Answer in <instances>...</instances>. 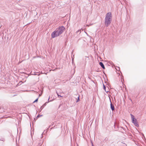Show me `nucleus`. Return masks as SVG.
Listing matches in <instances>:
<instances>
[{
    "label": "nucleus",
    "mask_w": 146,
    "mask_h": 146,
    "mask_svg": "<svg viewBox=\"0 0 146 146\" xmlns=\"http://www.w3.org/2000/svg\"><path fill=\"white\" fill-rule=\"evenodd\" d=\"M103 89L105 90V92L107 93H108L109 91H106V87L105 86V85L103 84Z\"/></svg>",
    "instance_id": "10"
},
{
    "label": "nucleus",
    "mask_w": 146,
    "mask_h": 146,
    "mask_svg": "<svg viewBox=\"0 0 146 146\" xmlns=\"http://www.w3.org/2000/svg\"><path fill=\"white\" fill-rule=\"evenodd\" d=\"M57 95L58 96L59 98L62 97V96H61L60 95H59L58 94H57Z\"/></svg>",
    "instance_id": "15"
},
{
    "label": "nucleus",
    "mask_w": 146,
    "mask_h": 146,
    "mask_svg": "<svg viewBox=\"0 0 146 146\" xmlns=\"http://www.w3.org/2000/svg\"><path fill=\"white\" fill-rule=\"evenodd\" d=\"M120 128H121L123 129H124V128L122 127H119V129Z\"/></svg>",
    "instance_id": "17"
},
{
    "label": "nucleus",
    "mask_w": 146,
    "mask_h": 146,
    "mask_svg": "<svg viewBox=\"0 0 146 146\" xmlns=\"http://www.w3.org/2000/svg\"><path fill=\"white\" fill-rule=\"evenodd\" d=\"M41 135H42V136H41V138L42 137H43V136H42V134Z\"/></svg>",
    "instance_id": "23"
},
{
    "label": "nucleus",
    "mask_w": 146,
    "mask_h": 146,
    "mask_svg": "<svg viewBox=\"0 0 146 146\" xmlns=\"http://www.w3.org/2000/svg\"><path fill=\"white\" fill-rule=\"evenodd\" d=\"M110 108H111L112 111H113L115 110V107H114V106L112 104L111 99H110Z\"/></svg>",
    "instance_id": "5"
},
{
    "label": "nucleus",
    "mask_w": 146,
    "mask_h": 146,
    "mask_svg": "<svg viewBox=\"0 0 146 146\" xmlns=\"http://www.w3.org/2000/svg\"><path fill=\"white\" fill-rule=\"evenodd\" d=\"M97 72H98V70H97Z\"/></svg>",
    "instance_id": "25"
},
{
    "label": "nucleus",
    "mask_w": 146,
    "mask_h": 146,
    "mask_svg": "<svg viewBox=\"0 0 146 146\" xmlns=\"http://www.w3.org/2000/svg\"><path fill=\"white\" fill-rule=\"evenodd\" d=\"M92 146H94V145H93Z\"/></svg>",
    "instance_id": "27"
},
{
    "label": "nucleus",
    "mask_w": 146,
    "mask_h": 146,
    "mask_svg": "<svg viewBox=\"0 0 146 146\" xmlns=\"http://www.w3.org/2000/svg\"><path fill=\"white\" fill-rule=\"evenodd\" d=\"M112 16L111 13L109 12L106 15L105 19L104 24L106 26L108 27L112 21Z\"/></svg>",
    "instance_id": "1"
},
{
    "label": "nucleus",
    "mask_w": 146,
    "mask_h": 146,
    "mask_svg": "<svg viewBox=\"0 0 146 146\" xmlns=\"http://www.w3.org/2000/svg\"><path fill=\"white\" fill-rule=\"evenodd\" d=\"M131 118L132 120V122L137 127L139 126V124L137 122V119L135 118L134 115L131 114Z\"/></svg>",
    "instance_id": "2"
},
{
    "label": "nucleus",
    "mask_w": 146,
    "mask_h": 146,
    "mask_svg": "<svg viewBox=\"0 0 146 146\" xmlns=\"http://www.w3.org/2000/svg\"><path fill=\"white\" fill-rule=\"evenodd\" d=\"M114 127L115 129H119V125L117 123H115Z\"/></svg>",
    "instance_id": "8"
},
{
    "label": "nucleus",
    "mask_w": 146,
    "mask_h": 146,
    "mask_svg": "<svg viewBox=\"0 0 146 146\" xmlns=\"http://www.w3.org/2000/svg\"><path fill=\"white\" fill-rule=\"evenodd\" d=\"M42 116V115H40L39 114H38V115H37V116H36V119H37L39 117H40L41 116Z\"/></svg>",
    "instance_id": "12"
},
{
    "label": "nucleus",
    "mask_w": 146,
    "mask_h": 146,
    "mask_svg": "<svg viewBox=\"0 0 146 146\" xmlns=\"http://www.w3.org/2000/svg\"><path fill=\"white\" fill-rule=\"evenodd\" d=\"M118 69H116V70H117L118 71V70H119V69H120V68H119V67H118Z\"/></svg>",
    "instance_id": "21"
},
{
    "label": "nucleus",
    "mask_w": 146,
    "mask_h": 146,
    "mask_svg": "<svg viewBox=\"0 0 146 146\" xmlns=\"http://www.w3.org/2000/svg\"><path fill=\"white\" fill-rule=\"evenodd\" d=\"M0 140L1 141H3V142H4L5 140L4 138V137H1L0 138Z\"/></svg>",
    "instance_id": "11"
},
{
    "label": "nucleus",
    "mask_w": 146,
    "mask_h": 146,
    "mask_svg": "<svg viewBox=\"0 0 146 146\" xmlns=\"http://www.w3.org/2000/svg\"><path fill=\"white\" fill-rule=\"evenodd\" d=\"M38 98L36 99L33 102V103H34L35 102H37L38 101Z\"/></svg>",
    "instance_id": "14"
},
{
    "label": "nucleus",
    "mask_w": 146,
    "mask_h": 146,
    "mask_svg": "<svg viewBox=\"0 0 146 146\" xmlns=\"http://www.w3.org/2000/svg\"><path fill=\"white\" fill-rule=\"evenodd\" d=\"M99 65L101 66L102 67V68L104 69H105V68L104 66V65L103 63L102 62H100L99 63Z\"/></svg>",
    "instance_id": "6"
},
{
    "label": "nucleus",
    "mask_w": 146,
    "mask_h": 146,
    "mask_svg": "<svg viewBox=\"0 0 146 146\" xmlns=\"http://www.w3.org/2000/svg\"><path fill=\"white\" fill-rule=\"evenodd\" d=\"M97 72H98V70H97Z\"/></svg>",
    "instance_id": "26"
},
{
    "label": "nucleus",
    "mask_w": 146,
    "mask_h": 146,
    "mask_svg": "<svg viewBox=\"0 0 146 146\" xmlns=\"http://www.w3.org/2000/svg\"><path fill=\"white\" fill-rule=\"evenodd\" d=\"M81 32V30H78L76 32V33H79V34H80Z\"/></svg>",
    "instance_id": "13"
},
{
    "label": "nucleus",
    "mask_w": 146,
    "mask_h": 146,
    "mask_svg": "<svg viewBox=\"0 0 146 146\" xmlns=\"http://www.w3.org/2000/svg\"><path fill=\"white\" fill-rule=\"evenodd\" d=\"M61 105H62L61 104H60V105L59 106L58 108H59L60 107V106H61Z\"/></svg>",
    "instance_id": "22"
},
{
    "label": "nucleus",
    "mask_w": 146,
    "mask_h": 146,
    "mask_svg": "<svg viewBox=\"0 0 146 146\" xmlns=\"http://www.w3.org/2000/svg\"><path fill=\"white\" fill-rule=\"evenodd\" d=\"M49 99H50V97H49V98H48V102L49 101V102L52 101V100H49Z\"/></svg>",
    "instance_id": "18"
},
{
    "label": "nucleus",
    "mask_w": 146,
    "mask_h": 146,
    "mask_svg": "<svg viewBox=\"0 0 146 146\" xmlns=\"http://www.w3.org/2000/svg\"><path fill=\"white\" fill-rule=\"evenodd\" d=\"M60 35L57 29H56L52 33L51 37L52 38H54Z\"/></svg>",
    "instance_id": "3"
},
{
    "label": "nucleus",
    "mask_w": 146,
    "mask_h": 146,
    "mask_svg": "<svg viewBox=\"0 0 146 146\" xmlns=\"http://www.w3.org/2000/svg\"><path fill=\"white\" fill-rule=\"evenodd\" d=\"M43 141H39L38 143V145L36 146H41L42 145Z\"/></svg>",
    "instance_id": "9"
},
{
    "label": "nucleus",
    "mask_w": 146,
    "mask_h": 146,
    "mask_svg": "<svg viewBox=\"0 0 146 146\" xmlns=\"http://www.w3.org/2000/svg\"><path fill=\"white\" fill-rule=\"evenodd\" d=\"M80 100V98H79V97H78V99L76 101V102H79Z\"/></svg>",
    "instance_id": "16"
},
{
    "label": "nucleus",
    "mask_w": 146,
    "mask_h": 146,
    "mask_svg": "<svg viewBox=\"0 0 146 146\" xmlns=\"http://www.w3.org/2000/svg\"><path fill=\"white\" fill-rule=\"evenodd\" d=\"M72 60H73V58H72Z\"/></svg>",
    "instance_id": "24"
},
{
    "label": "nucleus",
    "mask_w": 146,
    "mask_h": 146,
    "mask_svg": "<svg viewBox=\"0 0 146 146\" xmlns=\"http://www.w3.org/2000/svg\"><path fill=\"white\" fill-rule=\"evenodd\" d=\"M65 30V27L63 26H60L58 29H57V31H58L59 35L62 34Z\"/></svg>",
    "instance_id": "4"
},
{
    "label": "nucleus",
    "mask_w": 146,
    "mask_h": 146,
    "mask_svg": "<svg viewBox=\"0 0 146 146\" xmlns=\"http://www.w3.org/2000/svg\"><path fill=\"white\" fill-rule=\"evenodd\" d=\"M49 102V101L48 102H46L42 106L40 107V111H41L44 108V107L46 106V104L48 103Z\"/></svg>",
    "instance_id": "7"
},
{
    "label": "nucleus",
    "mask_w": 146,
    "mask_h": 146,
    "mask_svg": "<svg viewBox=\"0 0 146 146\" xmlns=\"http://www.w3.org/2000/svg\"><path fill=\"white\" fill-rule=\"evenodd\" d=\"M91 142L92 146L93 145H94L93 143V142L92 141H91Z\"/></svg>",
    "instance_id": "20"
},
{
    "label": "nucleus",
    "mask_w": 146,
    "mask_h": 146,
    "mask_svg": "<svg viewBox=\"0 0 146 146\" xmlns=\"http://www.w3.org/2000/svg\"><path fill=\"white\" fill-rule=\"evenodd\" d=\"M129 100L131 101V102L132 103H133V102L132 100L131 99V98H129Z\"/></svg>",
    "instance_id": "19"
}]
</instances>
